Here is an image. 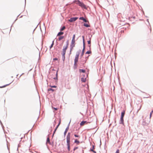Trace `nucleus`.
I'll use <instances>...</instances> for the list:
<instances>
[{
    "instance_id": "31",
    "label": "nucleus",
    "mask_w": 153,
    "mask_h": 153,
    "mask_svg": "<svg viewBox=\"0 0 153 153\" xmlns=\"http://www.w3.org/2000/svg\"><path fill=\"white\" fill-rule=\"evenodd\" d=\"M74 136L76 137H80V136L79 135H77L76 134H74Z\"/></svg>"
},
{
    "instance_id": "12",
    "label": "nucleus",
    "mask_w": 153,
    "mask_h": 153,
    "mask_svg": "<svg viewBox=\"0 0 153 153\" xmlns=\"http://www.w3.org/2000/svg\"><path fill=\"white\" fill-rule=\"evenodd\" d=\"M125 114V111H123L122 112L121 114V117H124Z\"/></svg>"
},
{
    "instance_id": "19",
    "label": "nucleus",
    "mask_w": 153,
    "mask_h": 153,
    "mask_svg": "<svg viewBox=\"0 0 153 153\" xmlns=\"http://www.w3.org/2000/svg\"><path fill=\"white\" fill-rule=\"evenodd\" d=\"M48 91H51L52 92H53L54 91V90L52 88H48Z\"/></svg>"
},
{
    "instance_id": "6",
    "label": "nucleus",
    "mask_w": 153,
    "mask_h": 153,
    "mask_svg": "<svg viewBox=\"0 0 153 153\" xmlns=\"http://www.w3.org/2000/svg\"><path fill=\"white\" fill-rule=\"evenodd\" d=\"M78 19V17L71 18L69 20V21L71 22H72L75 21Z\"/></svg>"
},
{
    "instance_id": "21",
    "label": "nucleus",
    "mask_w": 153,
    "mask_h": 153,
    "mask_svg": "<svg viewBox=\"0 0 153 153\" xmlns=\"http://www.w3.org/2000/svg\"><path fill=\"white\" fill-rule=\"evenodd\" d=\"M64 38V37L63 36H60L59 38V40H61V39H63Z\"/></svg>"
},
{
    "instance_id": "20",
    "label": "nucleus",
    "mask_w": 153,
    "mask_h": 153,
    "mask_svg": "<svg viewBox=\"0 0 153 153\" xmlns=\"http://www.w3.org/2000/svg\"><path fill=\"white\" fill-rule=\"evenodd\" d=\"M120 121L122 123H123V117H121L120 118Z\"/></svg>"
},
{
    "instance_id": "9",
    "label": "nucleus",
    "mask_w": 153,
    "mask_h": 153,
    "mask_svg": "<svg viewBox=\"0 0 153 153\" xmlns=\"http://www.w3.org/2000/svg\"><path fill=\"white\" fill-rule=\"evenodd\" d=\"M79 19L80 20H83L84 22H86L87 20L85 19L83 17H80L79 18Z\"/></svg>"
},
{
    "instance_id": "4",
    "label": "nucleus",
    "mask_w": 153,
    "mask_h": 153,
    "mask_svg": "<svg viewBox=\"0 0 153 153\" xmlns=\"http://www.w3.org/2000/svg\"><path fill=\"white\" fill-rule=\"evenodd\" d=\"M79 53H78L75 56V57L74 59V65H76L77 63L78 62L79 57Z\"/></svg>"
},
{
    "instance_id": "1",
    "label": "nucleus",
    "mask_w": 153,
    "mask_h": 153,
    "mask_svg": "<svg viewBox=\"0 0 153 153\" xmlns=\"http://www.w3.org/2000/svg\"><path fill=\"white\" fill-rule=\"evenodd\" d=\"M70 138L71 133L70 132H69L68 133L66 137L67 145L68 151H70Z\"/></svg>"
},
{
    "instance_id": "28",
    "label": "nucleus",
    "mask_w": 153,
    "mask_h": 153,
    "mask_svg": "<svg viewBox=\"0 0 153 153\" xmlns=\"http://www.w3.org/2000/svg\"><path fill=\"white\" fill-rule=\"evenodd\" d=\"M50 86L51 87V88H56V86H55V85H53V86H51V85H50Z\"/></svg>"
},
{
    "instance_id": "22",
    "label": "nucleus",
    "mask_w": 153,
    "mask_h": 153,
    "mask_svg": "<svg viewBox=\"0 0 153 153\" xmlns=\"http://www.w3.org/2000/svg\"><path fill=\"white\" fill-rule=\"evenodd\" d=\"M65 26H63L61 29L60 30L61 31H63L65 30Z\"/></svg>"
},
{
    "instance_id": "2",
    "label": "nucleus",
    "mask_w": 153,
    "mask_h": 153,
    "mask_svg": "<svg viewBox=\"0 0 153 153\" xmlns=\"http://www.w3.org/2000/svg\"><path fill=\"white\" fill-rule=\"evenodd\" d=\"M74 2L76 3V4L78 5L82 8L86 9V5L83 3L80 2L79 0H76Z\"/></svg>"
},
{
    "instance_id": "11",
    "label": "nucleus",
    "mask_w": 153,
    "mask_h": 153,
    "mask_svg": "<svg viewBox=\"0 0 153 153\" xmlns=\"http://www.w3.org/2000/svg\"><path fill=\"white\" fill-rule=\"evenodd\" d=\"M75 34H74L73 35V37L71 41H75Z\"/></svg>"
},
{
    "instance_id": "23",
    "label": "nucleus",
    "mask_w": 153,
    "mask_h": 153,
    "mask_svg": "<svg viewBox=\"0 0 153 153\" xmlns=\"http://www.w3.org/2000/svg\"><path fill=\"white\" fill-rule=\"evenodd\" d=\"M83 50L85 49V40H83Z\"/></svg>"
},
{
    "instance_id": "27",
    "label": "nucleus",
    "mask_w": 153,
    "mask_h": 153,
    "mask_svg": "<svg viewBox=\"0 0 153 153\" xmlns=\"http://www.w3.org/2000/svg\"><path fill=\"white\" fill-rule=\"evenodd\" d=\"M153 113V110L150 113V118H151V117L152 114Z\"/></svg>"
},
{
    "instance_id": "25",
    "label": "nucleus",
    "mask_w": 153,
    "mask_h": 153,
    "mask_svg": "<svg viewBox=\"0 0 153 153\" xmlns=\"http://www.w3.org/2000/svg\"><path fill=\"white\" fill-rule=\"evenodd\" d=\"M88 44H90V45L91 44V39H90V40L88 41ZM89 47H91V45H90L89 46Z\"/></svg>"
},
{
    "instance_id": "24",
    "label": "nucleus",
    "mask_w": 153,
    "mask_h": 153,
    "mask_svg": "<svg viewBox=\"0 0 153 153\" xmlns=\"http://www.w3.org/2000/svg\"><path fill=\"white\" fill-rule=\"evenodd\" d=\"M54 45V41H53L50 47V49H51L53 46Z\"/></svg>"
},
{
    "instance_id": "17",
    "label": "nucleus",
    "mask_w": 153,
    "mask_h": 153,
    "mask_svg": "<svg viewBox=\"0 0 153 153\" xmlns=\"http://www.w3.org/2000/svg\"><path fill=\"white\" fill-rule=\"evenodd\" d=\"M74 143H77V144H79V141L77 140V139H76L75 140Z\"/></svg>"
},
{
    "instance_id": "13",
    "label": "nucleus",
    "mask_w": 153,
    "mask_h": 153,
    "mask_svg": "<svg viewBox=\"0 0 153 153\" xmlns=\"http://www.w3.org/2000/svg\"><path fill=\"white\" fill-rule=\"evenodd\" d=\"M81 80L82 82H85L86 81V79L82 77L81 78Z\"/></svg>"
},
{
    "instance_id": "8",
    "label": "nucleus",
    "mask_w": 153,
    "mask_h": 153,
    "mask_svg": "<svg viewBox=\"0 0 153 153\" xmlns=\"http://www.w3.org/2000/svg\"><path fill=\"white\" fill-rule=\"evenodd\" d=\"M87 123V122L86 121H82L80 123V125L81 126H83L84 125V124Z\"/></svg>"
},
{
    "instance_id": "5",
    "label": "nucleus",
    "mask_w": 153,
    "mask_h": 153,
    "mask_svg": "<svg viewBox=\"0 0 153 153\" xmlns=\"http://www.w3.org/2000/svg\"><path fill=\"white\" fill-rule=\"evenodd\" d=\"M75 41H71L70 45V51L71 52L75 46Z\"/></svg>"
},
{
    "instance_id": "33",
    "label": "nucleus",
    "mask_w": 153,
    "mask_h": 153,
    "mask_svg": "<svg viewBox=\"0 0 153 153\" xmlns=\"http://www.w3.org/2000/svg\"><path fill=\"white\" fill-rule=\"evenodd\" d=\"M7 85H4V86H2V87H0V88H4V87H6V86H7Z\"/></svg>"
},
{
    "instance_id": "10",
    "label": "nucleus",
    "mask_w": 153,
    "mask_h": 153,
    "mask_svg": "<svg viewBox=\"0 0 153 153\" xmlns=\"http://www.w3.org/2000/svg\"><path fill=\"white\" fill-rule=\"evenodd\" d=\"M46 143L47 144L49 143V144H51V142L50 141L49 138V137L47 138V141H46Z\"/></svg>"
},
{
    "instance_id": "18",
    "label": "nucleus",
    "mask_w": 153,
    "mask_h": 153,
    "mask_svg": "<svg viewBox=\"0 0 153 153\" xmlns=\"http://www.w3.org/2000/svg\"><path fill=\"white\" fill-rule=\"evenodd\" d=\"M84 26L86 27H90V26L89 25H88V24H84Z\"/></svg>"
},
{
    "instance_id": "39",
    "label": "nucleus",
    "mask_w": 153,
    "mask_h": 153,
    "mask_svg": "<svg viewBox=\"0 0 153 153\" xmlns=\"http://www.w3.org/2000/svg\"><path fill=\"white\" fill-rule=\"evenodd\" d=\"M77 147L76 148H75L74 149L75 150V149H77Z\"/></svg>"
},
{
    "instance_id": "15",
    "label": "nucleus",
    "mask_w": 153,
    "mask_h": 153,
    "mask_svg": "<svg viewBox=\"0 0 153 153\" xmlns=\"http://www.w3.org/2000/svg\"><path fill=\"white\" fill-rule=\"evenodd\" d=\"M79 71L80 72L85 73V71L83 69H79Z\"/></svg>"
},
{
    "instance_id": "7",
    "label": "nucleus",
    "mask_w": 153,
    "mask_h": 153,
    "mask_svg": "<svg viewBox=\"0 0 153 153\" xmlns=\"http://www.w3.org/2000/svg\"><path fill=\"white\" fill-rule=\"evenodd\" d=\"M69 129V127H68L65 129V130L64 132V136H65L67 133V132L68 131Z\"/></svg>"
},
{
    "instance_id": "14",
    "label": "nucleus",
    "mask_w": 153,
    "mask_h": 153,
    "mask_svg": "<svg viewBox=\"0 0 153 153\" xmlns=\"http://www.w3.org/2000/svg\"><path fill=\"white\" fill-rule=\"evenodd\" d=\"M60 123H61V122H60V120H59V123L58 124V125L57 126L56 128L55 131H54V133L56 131V130L57 129V128H58V126H59Z\"/></svg>"
},
{
    "instance_id": "40",
    "label": "nucleus",
    "mask_w": 153,
    "mask_h": 153,
    "mask_svg": "<svg viewBox=\"0 0 153 153\" xmlns=\"http://www.w3.org/2000/svg\"><path fill=\"white\" fill-rule=\"evenodd\" d=\"M133 153H135V152H134Z\"/></svg>"
},
{
    "instance_id": "30",
    "label": "nucleus",
    "mask_w": 153,
    "mask_h": 153,
    "mask_svg": "<svg viewBox=\"0 0 153 153\" xmlns=\"http://www.w3.org/2000/svg\"><path fill=\"white\" fill-rule=\"evenodd\" d=\"M53 61L57 60L58 59L56 58H53Z\"/></svg>"
},
{
    "instance_id": "34",
    "label": "nucleus",
    "mask_w": 153,
    "mask_h": 153,
    "mask_svg": "<svg viewBox=\"0 0 153 153\" xmlns=\"http://www.w3.org/2000/svg\"><path fill=\"white\" fill-rule=\"evenodd\" d=\"M91 151L92 152H93L94 153H96V152L95 151L93 150V149H91Z\"/></svg>"
},
{
    "instance_id": "26",
    "label": "nucleus",
    "mask_w": 153,
    "mask_h": 153,
    "mask_svg": "<svg viewBox=\"0 0 153 153\" xmlns=\"http://www.w3.org/2000/svg\"><path fill=\"white\" fill-rule=\"evenodd\" d=\"M91 53V51H87V52H86V54H90V53Z\"/></svg>"
},
{
    "instance_id": "36",
    "label": "nucleus",
    "mask_w": 153,
    "mask_h": 153,
    "mask_svg": "<svg viewBox=\"0 0 153 153\" xmlns=\"http://www.w3.org/2000/svg\"><path fill=\"white\" fill-rule=\"evenodd\" d=\"M54 108V109H55V110H56H56H57V108Z\"/></svg>"
},
{
    "instance_id": "29",
    "label": "nucleus",
    "mask_w": 153,
    "mask_h": 153,
    "mask_svg": "<svg viewBox=\"0 0 153 153\" xmlns=\"http://www.w3.org/2000/svg\"><path fill=\"white\" fill-rule=\"evenodd\" d=\"M84 50H83V49L82 51V56L84 54Z\"/></svg>"
},
{
    "instance_id": "32",
    "label": "nucleus",
    "mask_w": 153,
    "mask_h": 153,
    "mask_svg": "<svg viewBox=\"0 0 153 153\" xmlns=\"http://www.w3.org/2000/svg\"><path fill=\"white\" fill-rule=\"evenodd\" d=\"M119 152H120L119 150V149H117V150L115 153H119Z\"/></svg>"
},
{
    "instance_id": "38",
    "label": "nucleus",
    "mask_w": 153,
    "mask_h": 153,
    "mask_svg": "<svg viewBox=\"0 0 153 153\" xmlns=\"http://www.w3.org/2000/svg\"><path fill=\"white\" fill-rule=\"evenodd\" d=\"M56 76L57 77V71L56 72Z\"/></svg>"
},
{
    "instance_id": "3",
    "label": "nucleus",
    "mask_w": 153,
    "mask_h": 153,
    "mask_svg": "<svg viewBox=\"0 0 153 153\" xmlns=\"http://www.w3.org/2000/svg\"><path fill=\"white\" fill-rule=\"evenodd\" d=\"M68 43L67 42L66 45L62 49V55L64 58V60L65 59V55L66 53V50L68 48Z\"/></svg>"
},
{
    "instance_id": "16",
    "label": "nucleus",
    "mask_w": 153,
    "mask_h": 153,
    "mask_svg": "<svg viewBox=\"0 0 153 153\" xmlns=\"http://www.w3.org/2000/svg\"><path fill=\"white\" fill-rule=\"evenodd\" d=\"M63 33H64L63 32H59L58 33L57 36H59L60 35H62L63 34Z\"/></svg>"
},
{
    "instance_id": "35",
    "label": "nucleus",
    "mask_w": 153,
    "mask_h": 153,
    "mask_svg": "<svg viewBox=\"0 0 153 153\" xmlns=\"http://www.w3.org/2000/svg\"><path fill=\"white\" fill-rule=\"evenodd\" d=\"M94 146H93V148L92 149H93V150H94Z\"/></svg>"
},
{
    "instance_id": "37",
    "label": "nucleus",
    "mask_w": 153,
    "mask_h": 153,
    "mask_svg": "<svg viewBox=\"0 0 153 153\" xmlns=\"http://www.w3.org/2000/svg\"><path fill=\"white\" fill-rule=\"evenodd\" d=\"M82 38H83V40H84V36H82Z\"/></svg>"
}]
</instances>
